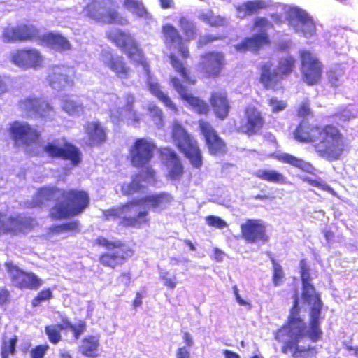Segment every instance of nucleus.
Wrapping results in <instances>:
<instances>
[{"instance_id":"1","label":"nucleus","mask_w":358,"mask_h":358,"mask_svg":"<svg viewBox=\"0 0 358 358\" xmlns=\"http://www.w3.org/2000/svg\"><path fill=\"white\" fill-rule=\"evenodd\" d=\"M299 273L302 284V297L308 303H313L310 310L308 328L303 317L300 316L301 308L297 294L294 295L292 306L286 321L274 333V338L281 345V352L290 354L292 358H309L315 357L317 349L315 346L303 347L299 345L301 338L307 337L315 343L321 340L323 331L320 327V315L322 302L320 294L316 293L312 283V277L307 261L302 259L299 262Z\"/></svg>"},{"instance_id":"2","label":"nucleus","mask_w":358,"mask_h":358,"mask_svg":"<svg viewBox=\"0 0 358 358\" xmlns=\"http://www.w3.org/2000/svg\"><path fill=\"white\" fill-rule=\"evenodd\" d=\"M295 140L310 143L317 155L329 162L339 160L347 150L344 137L333 124L320 125L301 120L294 131Z\"/></svg>"},{"instance_id":"3","label":"nucleus","mask_w":358,"mask_h":358,"mask_svg":"<svg viewBox=\"0 0 358 358\" xmlns=\"http://www.w3.org/2000/svg\"><path fill=\"white\" fill-rule=\"evenodd\" d=\"M57 201L49 216L52 220H61L82 214L90 204L88 192L77 188L62 189L55 186L42 187L34 195L29 206L41 207L45 201Z\"/></svg>"},{"instance_id":"4","label":"nucleus","mask_w":358,"mask_h":358,"mask_svg":"<svg viewBox=\"0 0 358 358\" xmlns=\"http://www.w3.org/2000/svg\"><path fill=\"white\" fill-rule=\"evenodd\" d=\"M173 200L171 194L167 192L151 194L105 210L103 215L106 220L120 219L118 225L122 228L139 229L150 224L149 213L146 208L163 210Z\"/></svg>"},{"instance_id":"5","label":"nucleus","mask_w":358,"mask_h":358,"mask_svg":"<svg viewBox=\"0 0 358 358\" xmlns=\"http://www.w3.org/2000/svg\"><path fill=\"white\" fill-rule=\"evenodd\" d=\"M94 245L106 250L98 257L99 264L104 268L115 270L122 267L134 255V250L122 241H110L99 236L94 240Z\"/></svg>"},{"instance_id":"6","label":"nucleus","mask_w":358,"mask_h":358,"mask_svg":"<svg viewBox=\"0 0 358 358\" xmlns=\"http://www.w3.org/2000/svg\"><path fill=\"white\" fill-rule=\"evenodd\" d=\"M115 3L114 0H90L84 6L82 14L84 17L96 22L108 24L127 25L129 20L116 8H110Z\"/></svg>"},{"instance_id":"7","label":"nucleus","mask_w":358,"mask_h":358,"mask_svg":"<svg viewBox=\"0 0 358 358\" xmlns=\"http://www.w3.org/2000/svg\"><path fill=\"white\" fill-rule=\"evenodd\" d=\"M171 138L175 147L189 159L194 168L199 169L202 166L203 157L199 143L181 123H173Z\"/></svg>"},{"instance_id":"8","label":"nucleus","mask_w":358,"mask_h":358,"mask_svg":"<svg viewBox=\"0 0 358 358\" xmlns=\"http://www.w3.org/2000/svg\"><path fill=\"white\" fill-rule=\"evenodd\" d=\"M273 28V24L265 17H256L252 24V29L258 31V33L243 38L235 45L236 50L240 52L250 51L259 54L261 50L271 45L267 30Z\"/></svg>"},{"instance_id":"9","label":"nucleus","mask_w":358,"mask_h":358,"mask_svg":"<svg viewBox=\"0 0 358 358\" xmlns=\"http://www.w3.org/2000/svg\"><path fill=\"white\" fill-rule=\"evenodd\" d=\"M42 151L48 157L69 162L73 166H78L82 161L79 148L64 137L48 142L43 146Z\"/></svg>"},{"instance_id":"10","label":"nucleus","mask_w":358,"mask_h":358,"mask_svg":"<svg viewBox=\"0 0 358 358\" xmlns=\"http://www.w3.org/2000/svg\"><path fill=\"white\" fill-rule=\"evenodd\" d=\"M106 36L108 40L124 52L129 59L138 65L148 66L143 50L130 34L116 29L107 31Z\"/></svg>"},{"instance_id":"11","label":"nucleus","mask_w":358,"mask_h":358,"mask_svg":"<svg viewBox=\"0 0 358 358\" xmlns=\"http://www.w3.org/2000/svg\"><path fill=\"white\" fill-rule=\"evenodd\" d=\"M18 108L23 117L27 119L34 117L50 121L55 115L53 107L47 100L35 96L20 100Z\"/></svg>"},{"instance_id":"12","label":"nucleus","mask_w":358,"mask_h":358,"mask_svg":"<svg viewBox=\"0 0 358 358\" xmlns=\"http://www.w3.org/2000/svg\"><path fill=\"white\" fill-rule=\"evenodd\" d=\"M157 148L155 142L147 138L135 139L128 154L130 164L135 168L148 167L155 156Z\"/></svg>"},{"instance_id":"13","label":"nucleus","mask_w":358,"mask_h":358,"mask_svg":"<svg viewBox=\"0 0 358 358\" xmlns=\"http://www.w3.org/2000/svg\"><path fill=\"white\" fill-rule=\"evenodd\" d=\"M299 56L303 80L308 85H317L322 78L323 64L308 50H300Z\"/></svg>"},{"instance_id":"14","label":"nucleus","mask_w":358,"mask_h":358,"mask_svg":"<svg viewBox=\"0 0 358 358\" xmlns=\"http://www.w3.org/2000/svg\"><path fill=\"white\" fill-rule=\"evenodd\" d=\"M3 214L0 212V236H17L27 234L34 229L38 225L35 218L29 216H22L20 214L10 215L3 220Z\"/></svg>"},{"instance_id":"15","label":"nucleus","mask_w":358,"mask_h":358,"mask_svg":"<svg viewBox=\"0 0 358 358\" xmlns=\"http://www.w3.org/2000/svg\"><path fill=\"white\" fill-rule=\"evenodd\" d=\"M10 138L16 147H27L37 143L41 133L30 124L19 120L13 121L8 129Z\"/></svg>"},{"instance_id":"16","label":"nucleus","mask_w":358,"mask_h":358,"mask_svg":"<svg viewBox=\"0 0 358 358\" xmlns=\"http://www.w3.org/2000/svg\"><path fill=\"white\" fill-rule=\"evenodd\" d=\"M266 124L264 113L256 106L249 105L243 110V118L241 120L237 131L252 136L262 132Z\"/></svg>"},{"instance_id":"17","label":"nucleus","mask_w":358,"mask_h":358,"mask_svg":"<svg viewBox=\"0 0 358 358\" xmlns=\"http://www.w3.org/2000/svg\"><path fill=\"white\" fill-rule=\"evenodd\" d=\"M61 323L49 324L45 327L49 341L54 345L57 344L62 340L61 331L70 329L73 333L74 339L78 340L87 330V323L81 320L77 324H72L66 316L61 317Z\"/></svg>"},{"instance_id":"18","label":"nucleus","mask_w":358,"mask_h":358,"mask_svg":"<svg viewBox=\"0 0 358 358\" xmlns=\"http://www.w3.org/2000/svg\"><path fill=\"white\" fill-rule=\"evenodd\" d=\"M201 72L207 78H216L221 76L226 65L225 55L221 51L210 50L201 55Z\"/></svg>"},{"instance_id":"19","label":"nucleus","mask_w":358,"mask_h":358,"mask_svg":"<svg viewBox=\"0 0 358 358\" xmlns=\"http://www.w3.org/2000/svg\"><path fill=\"white\" fill-rule=\"evenodd\" d=\"M41 34L34 25L20 24L16 27H6L2 33L6 43L36 41L39 44Z\"/></svg>"},{"instance_id":"20","label":"nucleus","mask_w":358,"mask_h":358,"mask_svg":"<svg viewBox=\"0 0 358 358\" xmlns=\"http://www.w3.org/2000/svg\"><path fill=\"white\" fill-rule=\"evenodd\" d=\"M170 82L174 90L180 95V99L187 103L189 108L199 115L207 116L208 115L210 106L205 100L189 92L187 88L178 77H171Z\"/></svg>"},{"instance_id":"21","label":"nucleus","mask_w":358,"mask_h":358,"mask_svg":"<svg viewBox=\"0 0 358 358\" xmlns=\"http://www.w3.org/2000/svg\"><path fill=\"white\" fill-rule=\"evenodd\" d=\"M241 236L247 243L264 244L269 240L266 226L260 219H247L240 225Z\"/></svg>"},{"instance_id":"22","label":"nucleus","mask_w":358,"mask_h":358,"mask_svg":"<svg viewBox=\"0 0 358 358\" xmlns=\"http://www.w3.org/2000/svg\"><path fill=\"white\" fill-rule=\"evenodd\" d=\"M198 125L208 152L215 156L225 154L227 150V145L212 124L205 120L200 119L198 120Z\"/></svg>"},{"instance_id":"23","label":"nucleus","mask_w":358,"mask_h":358,"mask_svg":"<svg viewBox=\"0 0 358 358\" xmlns=\"http://www.w3.org/2000/svg\"><path fill=\"white\" fill-rule=\"evenodd\" d=\"M76 78V69L73 66L64 64L54 66L48 76L50 85L59 90L73 87Z\"/></svg>"},{"instance_id":"24","label":"nucleus","mask_w":358,"mask_h":358,"mask_svg":"<svg viewBox=\"0 0 358 358\" xmlns=\"http://www.w3.org/2000/svg\"><path fill=\"white\" fill-rule=\"evenodd\" d=\"M162 41L166 48L171 50L177 48L180 57L183 59L191 57L190 50L185 40L179 31L171 24H165L162 27Z\"/></svg>"},{"instance_id":"25","label":"nucleus","mask_w":358,"mask_h":358,"mask_svg":"<svg viewBox=\"0 0 358 358\" xmlns=\"http://www.w3.org/2000/svg\"><path fill=\"white\" fill-rule=\"evenodd\" d=\"M287 20L296 33L302 34L306 38L315 35V24L305 10L299 8L292 9Z\"/></svg>"},{"instance_id":"26","label":"nucleus","mask_w":358,"mask_h":358,"mask_svg":"<svg viewBox=\"0 0 358 358\" xmlns=\"http://www.w3.org/2000/svg\"><path fill=\"white\" fill-rule=\"evenodd\" d=\"M11 62L23 69H37L43 65V58L41 52L34 48L18 49L11 54Z\"/></svg>"},{"instance_id":"27","label":"nucleus","mask_w":358,"mask_h":358,"mask_svg":"<svg viewBox=\"0 0 358 358\" xmlns=\"http://www.w3.org/2000/svg\"><path fill=\"white\" fill-rule=\"evenodd\" d=\"M8 273L13 285L20 289H37L42 285V280L36 274L25 272L17 266H10Z\"/></svg>"},{"instance_id":"28","label":"nucleus","mask_w":358,"mask_h":358,"mask_svg":"<svg viewBox=\"0 0 358 358\" xmlns=\"http://www.w3.org/2000/svg\"><path fill=\"white\" fill-rule=\"evenodd\" d=\"M259 82L266 90L277 92L282 89L280 77L277 69L273 67L271 62H262L259 66Z\"/></svg>"},{"instance_id":"29","label":"nucleus","mask_w":358,"mask_h":358,"mask_svg":"<svg viewBox=\"0 0 358 358\" xmlns=\"http://www.w3.org/2000/svg\"><path fill=\"white\" fill-rule=\"evenodd\" d=\"M209 103L217 119L223 120L228 117L231 106L225 90L212 92Z\"/></svg>"},{"instance_id":"30","label":"nucleus","mask_w":358,"mask_h":358,"mask_svg":"<svg viewBox=\"0 0 358 358\" xmlns=\"http://www.w3.org/2000/svg\"><path fill=\"white\" fill-rule=\"evenodd\" d=\"M85 133L87 138L88 144L91 147H99L108 140L106 128L103 124L96 120L88 122L85 125Z\"/></svg>"},{"instance_id":"31","label":"nucleus","mask_w":358,"mask_h":358,"mask_svg":"<svg viewBox=\"0 0 358 358\" xmlns=\"http://www.w3.org/2000/svg\"><path fill=\"white\" fill-rule=\"evenodd\" d=\"M108 54V56L104 60L105 66L113 72L117 78L128 79L132 73V69L124 58L121 55H113L109 52Z\"/></svg>"},{"instance_id":"32","label":"nucleus","mask_w":358,"mask_h":358,"mask_svg":"<svg viewBox=\"0 0 358 358\" xmlns=\"http://www.w3.org/2000/svg\"><path fill=\"white\" fill-rule=\"evenodd\" d=\"M155 175L156 172L151 166L146 167L143 176L138 173L134 176L130 182L122 186V193L128 196L139 192L143 187L141 181L155 179Z\"/></svg>"},{"instance_id":"33","label":"nucleus","mask_w":358,"mask_h":358,"mask_svg":"<svg viewBox=\"0 0 358 358\" xmlns=\"http://www.w3.org/2000/svg\"><path fill=\"white\" fill-rule=\"evenodd\" d=\"M159 153L171 165L168 173L169 178L173 180H180L183 175L184 167L177 153L168 147L160 148Z\"/></svg>"},{"instance_id":"34","label":"nucleus","mask_w":358,"mask_h":358,"mask_svg":"<svg viewBox=\"0 0 358 358\" xmlns=\"http://www.w3.org/2000/svg\"><path fill=\"white\" fill-rule=\"evenodd\" d=\"M39 45L50 47L59 52H65L71 49V45L66 37L60 34L53 32L41 34Z\"/></svg>"},{"instance_id":"35","label":"nucleus","mask_w":358,"mask_h":358,"mask_svg":"<svg viewBox=\"0 0 358 358\" xmlns=\"http://www.w3.org/2000/svg\"><path fill=\"white\" fill-rule=\"evenodd\" d=\"M168 58L174 71L180 76L185 83L189 85H194L196 83V79L192 76L190 69L185 62L180 60L173 52L169 55Z\"/></svg>"},{"instance_id":"36","label":"nucleus","mask_w":358,"mask_h":358,"mask_svg":"<svg viewBox=\"0 0 358 358\" xmlns=\"http://www.w3.org/2000/svg\"><path fill=\"white\" fill-rule=\"evenodd\" d=\"M275 159L282 163L297 168L305 173H313L315 171V167L310 162H306L303 159L298 158L289 153L277 155Z\"/></svg>"},{"instance_id":"37","label":"nucleus","mask_w":358,"mask_h":358,"mask_svg":"<svg viewBox=\"0 0 358 358\" xmlns=\"http://www.w3.org/2000/svg\"><path fill=\"white\" fill-rule=\"evenodd\" d=\"M99 346V336L87 335L83 338L78 347L80 352L85 357H93L96 355V351Z\"/></svg>"},{"instance_id":"38","label":"nucleus","mask_w":358,"mask_h":358,"mask_svg":"<svg viewBox=\"0 0 358 358\" xmlns=\"http://www.w3.org/2000/svg\"><path fill=\"white\" fill-rule=\"evenodd\" d=\"M266 8V4L263 0H250L236 6V11L241 17L259 13Z\"/></svg>"},{"instance_id":"39","label":"nucleus","mask_w":358,"mask_h":358,"mask_svg":"<svg viewBox=\"0 0 358 358\" xmlns=\"http://www.w3.org/2000/svg\"><path fill=\"white\" fill-rule=\"evenodd\" d=\"M255 176L260 180L275 184L285 185L287 181L285 175L272 169H259Z\"/></svg>"},{"instance_id":"40","label":"nucleus","mask_w":358,"mask_h":358,"mask_svg":"<svg viewBox=\"0 0 358 358\" xmlns=\"http://www.w3.org/2000/svg\"><path fill=\"white\" fill-rule=\"evenodd\" d=\"M296 64V59L291 55L281 57L277 63L275 69L282 80L290 76L295 70Z\"/></svg>"},{"instance_id":"41","label":"nucleus","mask_w":358,"mask_h":358,"mask_svg":"<svg viewBox=\"0 0 358 358\" xmlns=\"http://www.w3.org/2000/svg\"><path fill=\"white\" fill-rule=\"evenodd\" d=\"M148 90L150 92L153 96H155L159 101L163 103L166 108L171 109L174 112L178 111L177 106L173 103V102L171 101V98L168 96V94L162 90L158 83H149Z\"/></svg>"},{"instance_id":"42","label":"nucleus","mask_w":358,"mask_h":358,"mask_svg":"<svg viewBox=\"0 0 358 358\" xmlns=\"http://www.w3.org/2000/svg\"><path fill=\"white\" fill-rule=\"evenodd\" d=\"M148 90L150 92L153 96H155L159 101L163 103L166 108L171 109L174 112L178 111L177 106L173 103V102L171 101V98L168 96V94L162 90L158 83H149Z\"/></svg>"},{"instance_id":"43","label":"nucleus","mask_w":358,"mask_h":358,"mask_svg":"<svg viewBox=\"0 0 358 358\" xmlns=\"http://www.w3.org/2000/svg\"><path fill=\"white\" fill-rule=\"evenodd\" d=\"M123 7L138 18L148 17V12L141 0H123Z\"/></svg>"},{"instance_id":"44","label":"nucleus","mask_w":358,"mask_h":358,"mask_svg":"<svg viewBox=\"0 0 358 358\" xmlns=\"http://www.w3.org/2000/svg\"><path fill=\"white\" fill-rule=\"evenodd\" d=\"M178 25L186 37L185 41L195 38L198 34L196 24L189 18L182 16L178 20Z\"/></svg>"},{"instance_id":"45","label":"nucleus","mask_w":358,"mask_h":358,"mask_svg":"<svg viewBox=\"0 0 358 358\" xmlns=\"http://www.w3.org/2000/svg\"><path fill=\"white\" fill-rule=\"evenodd\" d=\"M18 338L14 335L8 340L3 339L1 344V358H9V356L14 355L16 353V345Z\"/></svg>"},{"instance_id":"46","label":"nucleus","mask_w":358,"mask_h":358,"mask_svg":"<svg viewBox=\"0 0 358 358\" xmlns=\"http://www.w3.org/2000/svg\"><path fill=\"white\" fill-rule=\"evenodd\" d=\"M271 261L273 266L272 282L275 287H278L283 283L285 274L280 264L274 258H271Z\"/></svg>"},{"instance_id":"47","label":"nucleus","mask_w":358,"mask_h":358,"mask_svg":"<svg viewBox=\"0 0 358 358\" xmlns=\"http://www.w3.org/2000/svg\"><path fill=\"white\" fill-rule=\"evenodd\" d=\"M225 36L223 35H212V34H205L201 36L196 43V46L197 49L201 50L203 48L208 46L210 43L217 41L224 40Z\"/></svg>"},{"instance_id":"48","label":"nucleus","mask_w":358,"mask_h":358,"mask_svg":"<svg viewBox=\"0 0 358 358\" xmlns=\"http://www.w3.org/2000/svg\"><path fill=\"white\" fill-rule=\"evenodd\" d=\"M201 20L213 27H220L225 25L224 18L219 15H214L212 12L202 15Z\"/></svg>"},{"instance_id":"49","label":"nucleus","mask_w":358,"mask_h":358,"mask_svg":"<svg viewBox=\"0 0 358 358\" xmlns=\"http://www.w3.org/2000/svg\"><path fill=\"white\" fill-rule=\"evenodd\" d=\"M53 297L52 290L46 288L41 290L31 300L33 307L38 306L41 303L48 301Z\"/></svg>"},{"instance_id":"50","label":"nucleus","mask_w":358,"mask_h":358,"mask_svg":"<svg viewBox=\"0 0 358 358\" xmlns=\"http://www.w3.org/2000/svg\"><path fill=\"white\" fill-rule=\"evenodd\" d=\"M63 110L69 115L78 114L83 110V106L78 104L73 100H65L62 105Z\"/></svg>"},{"instance_id":"51","label":"nucleus","mask_w":358,"mask_h":358,"mask_svg":"<svg viewBox=\"0 0 358 358\" xmlns=\"http://www.w3.org/2000/svg\"><path fill=\"white\" fill-rule=\"evenodd\" d=\"M296 115L299 117L302 118L313 116V112L309 100L307 99L299 105L296 109Z\"/></svg>"},{"instance_id":"52","label":"nucleus","mask_w":358,"mask_h":358,"mask_svg":"<svg viewBox=\"0 0 358 358\" xmlns=\"http://www.w3.org/2000/svg\"><path fill=\"white\" fill-rule=\"evenodd\" d=\"M268 104L271 108V111L273 113H276L282 111L287 106V103L286 101H282V100H278L274 97L268 99Z\"/></svg>"},{"instance_id":"53","label":"nucleus","mask_w":358,"mask_h":358,"mask_svg":"<svg viewBox=\"0 0 358 358\" xmlns=\"http://www.w3.org/2000/svg\"><path fill=\"white\" fill-rule=\"evenodd\" d=\"M206 222L210 227L217 229H223L227 227V222L220 217L215 215H208L206 217Z\"/></svg>"},{"instance_id":"54","label":"nucleus","mask_w":358,"mask_h":358,"mask_svg":"<svg viewBox=\"0 0 358 358\" xmlns=\"http://www.w3.org/2000/svg\"><path fill=\"white\" fill-rule=\"evenodd\" d=\"M159 277L167 289L173 290L176 287L177 280L176 277H171L168 271L162 273Z\"/></svg>"},{"instance_id":"55","label":"nucleus","mask_w":358,"mask_h":358,"mask_svg":"<svg viewBox=\"0 0 358 358\" xmlns=\"http://www.w3.org/2000/svg\"><path fill=\"white\" fill-rule=\"evenodd\" d=\"M49 346L48 344L38 345L34 347L29 353L31 358H44Z\"/></svg>"},{"instance_id":"56","label":"nucleus","mask_w":358,"mask_h":358,"mask_svg":"<svg viewBox=\"0 0 358 358\" xmlns=\"http://www.w3.org/2000/svg\"><path fill=\"white\" fill-rule=\"evenodd\" d=\"M304 181L307 182L309 185L320 188L322 190L326 191L331 194H334L335 192L334 189L326 184L317 180L306 178L303 179Z\"/></svg>"},{"instance_id":"57","label":"nucleus","mask_w":358,"mask_h":358,"mask_svg":"<svg viewBox=\"0 0 358 358\" xmlns=\"http://www.w3.org/2000/svg\"><path fill=\"white\" fill-rule=\"evenodd\" d=\"M62 228L64 233L71 232V233H79L80 231V224L78 220H71L65 223H62Z\"/></svg>"},{"instance_id":"58","label":"nucleus","mask_w":358,"mask_h":358,"mask_svg":"<svg viewBox=\"0 0 358 358\" xmlns=\"http://www.w3.org/2000/svg\"><path fill=\"white\" fill-rule=\"evenodd\" d=\"M64 233L62 224L52 225L48 228L46 236L49 238L54 236L60 235Z\"/></svg>"},{"instance_id":"59","label":"nucleus","mask_w":358,"mask_h":358,"mask_svg":"<svg viewBox=\"0 0 358 358\" xmlns=\"http://www.w3.org/2000/svg\"><path fill=\"white\" fill-rule=\"evenodd\" d=\"M134 101V100L133 97H131V101H128L127 103L126 107L127 108V110L129 111V113L131 115L130 117L131 121L134 123H138L140 121V117L136 113V112L134 111L132 108Z\"/></svg>"},{"instance_id":"60","label":"nucleus","mask_w":358,"mask_h":358,"mask_svg":"<svg viewBox=\"0 0 358 358\" xmlns=\"http://www.w3.org/2000/svg\"><path fill=\"white\" fill-rule=\"evenodd\" d=\"M176 358H191V353L185 346H181L176 349Z\"/></svg>"},{"instance_id":"61","label":"nucleus","mask_w":358,"mask_h":358,"mask_svg":"<svg viewBox=\"0 0 358 358\" xmlns=\"http://www.w3.org/2000/svg\"><path fill=\"white\" fill-rule=\"evenodd\" d=\"M118 280L121 283L129 287L131 280V273L129 272H122L118 275Z\"/></svg>"},{"instance_id":"62","label":"nucleus","mask_w":358,"mask_h":358,"mask_svg":"<svg viewBox=\"0 0 358 358\" xmlns=\"http://www.w3.org/2000/svg\"><path fill=\"white\" fill-rule=\"evenodd\" d=\"M232 289H233V293L235 296L236 300L240 306H250V303L248 301H245L244 299H243L241 297L237 285H234L232 287Z\"/></svg>"},{"instance_id":"63","label":"nucleus","mask_w":358,"mask_h":358,"mask_svg":"<svg viewBox=\"0 0 358 358\" xmlns=\"http://www.w3.org/2000/svg\"><path fill=\"white\" fill-rule=\"evenodd\" d=\"M182 340L187 348H189L194 345V340L192 335L189 332H184L182 334Z\"/></svg>"},{"instance_id":"64","label":"nucleus","mask_w":358,"mask_h":358,"mask_svg":"<svg viewBox=\"0 0 358 358\" xmlns=\"http://www.w3.org/2000/svg\"><path fill=\"white\" fill-rule=\"evenodd\" d=\"M10 293L3 288H0V306L4 305L9 300Z\"/></svg>"}]
</instances>
